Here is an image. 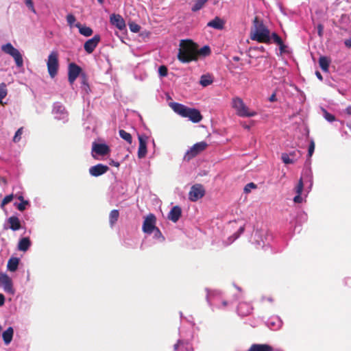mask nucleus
Listing matches in <instances>:
<instances>
[{
    "label": "nucleus",
    "instance_id": "nucleus-1",
    "mask_svg": "<svg viewBox=\"0 0 351 351\" xmlns=\"http://www.w3.org/2000/svg\"><path fill=\"white\" fill-rule=\"evenodd\" d=\"M250 38L258 43L271 44L273 32H271L263 22L258 17L254 20L253 27L251 29Z\"/></svg>",
    "mask_w": 351,
    "mask_h": 351
},
{
    "label": "nucleus",
    "instance_id": "nucleus-2",
    "mask_svg": "<svg viewBox=\"0 0 351 351\" xmlns=\"http://www.w3.org/2000/svg\"><path fill=\"white\" fill-rule=\"evenodd\" d=\"M197 45L190 40H181L179 45L178 60L184 64L197 61Z\"/></svg>",
    "mask_w": 351,
    "mask_h": 351
},
{
    "label": "nucleus",
    "instance_id": "nucleus-3",
    "mask_svg": "<svg viewBox=\"0 0 351 351\" xmlns=\"http://www.w3.org/2000/svg\"><path fill=\"white\" fill-rule=\"evenodd\" d=\"M231 106L240 117H252L257 114V112L250 110L239 97H234L232 99Z\"/></svg>",
    "mask_w": 351,
    "mask_h": 351
},
{
    "label": "nucleus",
    "instance_id": "nucleus-4",
    "mask_svg": "<svg viewBox=\"0 0 351 351\" xmlns=\"http://www.w3.org/2000/svg\"><path fill=\"white\" fill-rule=\"evenodd\" d=\"M254 243L257 248H262L266 250L270 245L273 240L271 233L264 230H256L253 237Z\"/></svg>",
    "mask_w": 351,
    "mask_h": 351
},
{
    "label": "nucleus",
    "instance_id": "nucleus-5",
    "mask_svg": "<svg viewBox=\"0 0 351 351\" xmlns=\"http://www.w3.org/2000/svg\"><path fill=\"white\" fill-rule=\"evenodd\" d=\"M303 178L309 182V189H311L313 186V173L311 169H307L303 173L302 178L300 179L294 189L297 194L293 198L295 203L300 204L304 201V198L301 195L304 188Z\"/></svg>",
    "mask_w": 351,
    "mask_h": 351
},
{
    "label": "nucleus",
    "instance_id": "nucleus-6",
    "mask_svg": "<svg viewBox=\"0 0 351 351\" xmlns=\"http://www.w3.org/2000/svg\"><path fill=\"white\" fill-rule=\"evenodd\" d=\"M206 300L210 306L213 308H223L228 304L227 301L222 298L221 293L218 291L208 292Z\"/></svg>",
    "mask_w": 351,
    "mask_h": 351
},
{
    "label": "nucleus",
    "instance_id": "nucleus-7",
    "mask_svg": "<svg viewBox=\"0 0 351 351\" xmlns=\"http://www.w3.org/2000/svg\"><path fill=\"white\" fill-rule=\"evenodd\" d=\"M1 49L3 52L10 55L14 58L17 67L20 68L23 66V59L21 52L19 51V49L14 47V46L10 43L3 45Z\"/></svg>",
    "mask_w": 351,
    "mask_h": 351
},
{
    "label": "nucleus",
    "instance_id": "nucleus-8",
    "mask_svg": "<svg viewBox=\"0 0 351 351\" xmlns=\"http://www.w3.org/2000/svg\"><path fill=\"white\" fill-rule=\"evenodd\" d=\"M47 70L49 76L51 78L55 77L58 73L59 64H58V54L57 51H51L47 59Z\"/></svg>",
    "mask_w": 351,
    "mask_h": 351
},
{
    "label": "nucleus",
    "instance_id": "nucleus-9",
    "mask_svg": "<svg viewBox=\"0 0 351 351\" xmlns=\"http://www.w3.org/2000/svg\"><path fill=\"white\" fill-rule=\"evenodd\" d=\"M207 147V143L202 141L193 145L189 149L186 151L184 156L185 160H190L196 156L201 152L204 151Z\"/></svg>",
    "mask_w": 351,
    "mask_h": 351
},
{
    "label": "nucleus",
    "instance_id": "nucleus-10",
    "mask_svg": "<svg viewBox=\"0 0 351 351\" xmlns=\"http://www.w3.org/2000/svg\"><path fill=\"white\" fill-rule=\"evenodd\" d=\"M53 114H54L55 119L61 120L63 122L67 121L68 113L64 106L60 102H56L53 107Z\"/></svg>",
    "mask_w": 351,
    "mask_h": 351
},
{
    "label": "nucleus",
    "instance_id": "nucleus-11",
    "mask_svg": "<svg viewBox=\"0 0 351 351\" xmlns=\"http://www.w3.org/2000/svg\"><path fill=\"white\" fill-rule=\"evenodd\" d=\"M156 218L154 214H149L144 219L143 223V231L147 234H151L156 226Z\"/></svg>",
    "mask_w": 351,
    "mask_h": 351
},
{
    "label": "nucleus",
    "instance_id": "nucleus-12",
    "mask_svg": "<svg viewBox=\"0 0 351 351\" xmlns=\"http://www.w3.org/2000/svg\"><path fill=\"white\" fill-rule=\"evenodd\" d=\"M110 152V148L106 143H100L93 142L92 144V154L95 157L94 154L98 156H106Z\"/></svg>",
    "mask_w": 351,
    "mask_h": 351
},
{
    "label": "nucleus",
    "instance_id": "nucleus-13",
    "mask_svg": "<svg viewBox=\"0 0 351 351\" xmlns=\"http://www.w3.org/2000/svg\"><path fill=\"white\" fill-rule=\"evenodd\" d=\"M204 195V187L201 184H195L191 188L189 193V198L191 201L195 202L202 198Z\"/></svg>",
    "mask_w": 351,
    "mask_h": 351
},
{
    "label": "nucleus",
    "instance_id": "nucleus-14",
    "mask_svg": "<svg viewBox=\"0 0 351 351\" xmlns=\"http://www.w3.org/2000/svg\"><path fill=\"white\" fill-rule=\"evenodd\" d=\"M0 285L3 287L6 293L10 294L14 293L12 280L6 274H0Z\"/></svg>",
    "mask_w": 351,
    "mask_h": 351
},
{
    "label": "nucleus",
    "instance_id": "nucleus-15",
    "mask_svg": "<svg viewBox=\"0 0 351 351\" xmlns=\"http://www.w3.org/2000/svg\"><path fill=\"white\" fill-rule=\"evenodd\" d=\"M82 71V69L75 63L71 62L69 64L68 80L72 84L79 76Z\"/></svg>",
    "mask_w": 351,
    "mask_h": 351
},
{
    "label": "nucleus",
    "instance_id": "nucleus-16",
    "mask_svg": "<svg viewBox=\"0 0 351 351\" xmlns=\"http://www.w3.org/2000/svg\"><path fill=\"white\" fill-rule=\"evenodd\" d=\"M100 36L99 35H95L92 38L88 39L86 40L84 45V50L88 53H91L93 52L95 49L98 45L99 41H100Z\"/></svg>",
    "mask_w": 351,
    "mask_h": 351
},
{
    "label": "nucleus",
    "instance_id": "nucleus-17",
    "mask_svg": "<svg viewBox=\"0 0 351 351\" xmlns=\"http://www.w3.org/2000/svg\"><path fill=\"white\" fill-rule=\"evenodd\" d=\"M109 170L107 165L103 164H97L89 168V173L93 177H98L106 173Z\"/></svg>",
    "mask_w": 351,
    "mask_h": 351
},
{
    "label": "nucleus",
    "instance_id": "nucleus-18",
    "mask_svg": "<svg viewBox=\"0 0 351 351\" xmlns=\"http://www.w3.org/2000/svg\"><path fill=\"white\" fill-rule=\"evenodd\" d=\"M147 136L146 135H138L139 146L138 149V158H143L145 157L147 150Z\"/></svg>",
    "mask_w": 351,
    "mask_h": 351
},
{
    "label": "nucleus",
    "instance_id": "nucleus-19",
    "mask_svg": "<svg viewBox=\"0 0 351 351\" xmlns=\"http://www.w3.org/2000/svg\"><path fill=\"white\" fill-rule=\"evenodd\" d=\"M110 21L112 25L119 30H123L125 28V22L123 18L119 14H112L110 15Z\"/></svg>",
    "mask_w": 351,
    "mask_h": 351
},
{
    "label": "nucleus",
    "instance_id": "nucleus-20",
    "mask_svg": "<svg viewBox=\"0 0 351 351\" xmlns=\"http://www.w3.org/2000/svg\"><path fill=\"white\" fill-rule=\"evenodd\" d=\"M184 117L189 118V120L193 123H199L202 119L200 112L198 110L191 108H188Z\"/></svg>",
    "mask_w": 351,
    "mask_h": 351
},
{
    "label": "nucleus",
    "instance_id": "nucleus-21",
    "mask_svg": "<svg viewBox=\"0 0 351 351\" xmlns=\"http://www.w3.org/2000/svg\"><path fill=\"white\" fill-rule=\"evenodd\" d=\"M253 310L252 305L247 302H240L237 307L239 315L245 317L250 315Z\"/></svg>",
    "mask_w": 351,
    "mask_h": 351
},
{
    "label": "nucleus",
    "instance_id": "nucleus-22",
    "mask_svg": "<svg viewBox=\"0 0 351 351\" xmlns=\"http://www.w3.org/2000/svg\"><path fill=\"white\" fill-rule=\"evenodd\" d=\"M272 43L279 46L280 55L289 53L287 46L284 44L282 38L276 32H273Z\"/></svg>",
    "mask_w": 351,
    "mask_h": 351
},
{
    "label": "nucleus",
    "instance_id": "nucleus-23",
    "mask_svg": "<svg viewBox=\"0 0 351 351\" xmlns=\"http://www.w3.org/2000/svg\"><path fill=\"white\" fill-rule=\"evenodd\" d=\"M174 351H193V348L188 341L179 339L174 345Z\"/></svg>",
    "mask_w": 351,
    "mask_h": 351
},
{
    "label": "nucleus",
    "instance_id": "nucleus-24",
    "mask_svg": "<svg viewBox=\"0 0 351 351\" xmlns=\"http://www.w3.org/2000/svg\"><path fill=\"white\" fill-rule=\"evenodd\" d=\"M170 106L173 110L175 112H176L178 114L182 116V117H184L186 115V113L188 110L189 107H186V106L176 103V102H172L170 104Z\"/></svg>",
    "mask_w": 351,
    "mask_h": 351
},
{
    "label": "nucleus",
    "instance_id": "nucleus-25",
    "mask_svg": "<svg viewBox=\"0 0 351 351\" xmlns=\"http://www.w3.org/2000/svg\"><path fill=\"white\" fill-rule=\"evenodd\" d=\"M247 351H274V348L267 343H253Z\"/></svg>",
    "mask_w": 351,
    "mask_h": 351
},
{
    "label": "nucleus",
    "instance_id": "nucleus-26",
    "mask_svg": "<svg viewBox=\"0 0 351 351\" xmlns=\"http://www.w3.org/2000/svg\"><path fill=\"white\" fill-rule=\"evenodd\" d=\"M225 22L221 18L216 16L207 23V26L215 29L221 30L224 27Z\"/></svg>",
    "mask_w": 351,
    "mask_h": 351
},
{
    "label": "nucleus",
    "instance_id": "nucleus-27",
    "mask_svg": "<svg viewBox=\"0 0 351 351\" xmlns=\"http://www.w3.org/2000/svg\"><path fill=\"white\" fill-rule=\"evenodd\" d=\"M182 214V210L180 207L178 206H173L168 215V218L173 222H177Z\"/></svg>",
    "mask_w": 351,
    "mask_h": 351
},
{
    "label": "nucleus",
    "instance_id": "nucleus-28",
    "mask_svg": "<svg viewBox=\"0 0 351 351\" xmlns=\"http://www.w3.org/2000/svg\"><path fill=\"white\" fill-rule=\"evenodd\" d=\"M282 322L278 317H271L267 322V326L273 330H277L282 326Z\"/></svg>",
    "mask_w": 351,
    "mask_h": 351
},
{
    "label": "nucleus",
    "instance_id": "nucleus-29",
    "mask_svg": "<svg viewBox=\"0 0 351 351\" xmlns=\"http://www.w3.org/2000/svg\"><path fill=\"white\" fill-rule=\"evenodd\" d=\"M244 232V227L241 226L239 228L238 231L234 233L232 236L229 237L227 241H223L222 242V246L226 247L232 243L236 239H237L239 236Z\"/></svg>",
    "mask_w": 351,
    "mask_h": 351
},
{
    "label": "nucleus",
    "instance_id": "nucleus-30",
    "mask_svg": "<svg viewBox=\"0 0 351 351\" xmlns=\"http://www.w3.org/2000/svg\"><path fill=\"white\" fill-rule=\"evenodd\" d=\"M14 330L12 327L8 328L3 332L2 337L5 345H8L12 340Z\"/></svg>",
    "mask_w": 351,
    "mask_h": 351
},
{
    "label": "nucleus",
    "instance_id": "nucleus-31",
    "mask_svg": "<svg viewBox=\"0 0 351 351\" xmlns=\"http://www.w3.org/2000/svg\"><path fill=\"white\" fill-rule=\"evenodd\" d=\"M79 29V32L84 36H90L93 34V29L87 26L82 25L80 23H76L74 25Z\"/></svg>",
    "mask_w": 351,
    "mask_h": 351
},
{
    "label": "nucleus",
    "instance_id": "nucleus-32",
    "mask_svg": "<svg viewBox=\"0 0 351 351\" xmlns=\"http://www.w3.org/2000/svg\"><path fill=\"white\" fill-rule=\"evenodd\" d=\"M31 245V241L28 237L21 239L18 245V248L20 251H27Z\"/></svg>",
    "mask_w": 351,
    "mask_h": 351
},
{
    "label": "nucleus",
    "instance_id": "nucleus-33",
    "mask_svg": "<svg viewBox=\"0 0 351 351\" xmlns=\"http://www.w3.org/2000/svg\"><path fill=\"white\" fill-rule=\"evenodd\" d=\"M8 222L10 224V229L13 231H16L21 228V223L18 217L12 216L8 219Z\"/></svg>",
    "mask_w": 351,
    "mask_h": 351
},
{
    "label": "nucleus",
    "instance_id": "nucleus-34",
    "mask_svg": "<svg viewBox=\"0 0 351 351\" xmlns=\"http://www.w3.org/2000/svg\"><path fill=\"white\" fill-rule=\"evenodd\" d=\"M210 49L208 45H205L199 49H198V46L197 45L196 57H197V58L199 57H206L210 55Z\"/></svg>",
    "mask_w": 351,
    "mask_h": 351
},
{
    "label": "nucleus",
    "instance_id": "nucleus-35",
    "mask_svg": "<svg viewBox=\"0 0 351 351\" xmlns=\"http://www.w3.org/2000/svg\"><path fill=\"white\" fill-rule=\"evenodd\" d=\"M319 64L323 71H324V72L328 71L330 60L327 57L321 56L319 59Z\"/></svg>",
    "mask_w": 351,
    "mask_h": 351
},
{
    "label": "nucleus",
    "instance_id": "nucleus-36",
    "mask_svg": "<svg viewBox=\"0 0 351 351\" xmlns=\"http://www.w3.org/2000/svg\"><path fill=\"white\" fill-rule=\"evenodd\" d=\"M208 0H194V3L191 6V10L193 12H196L199 10H200L202 8H204L206 3L208 2Z\"/></svg>",
    "mask_w": 351,
    "mask_h": 351
},
{
    "label": "nucleus",
    "instance_id": "nucleus-37",
    "mask_svg": "<svg viewBox=\"0 0 351 351\" xmlns=\"http://www.w3.org/2000/svg\"><path fill=\"white\" fill-rule=\"evenodd\" d=\"M19 262L18 258H11L8 262V269L10 271H15L18 268Z\"/></svg>",
    "mask_w": 351,
    "mask_h": 351
},
{
    "label": "nucleus",
    "instance_id": "nucleus-38",
    "mask_svg": "<svg viewBox=\"0 0 351 351\" xmlns=\"http://www.w3.org/2000/svg\"><path fill=\"white\" fill-rule=\"evenodd\" d=\"M119 216V213L118 210H112L109 215V223L111 227H112L114 223L117 221Z\"/></svg>",
    "mask_w": 351,
    "mask_h": 351
},
{
    "label": "nucleus",
    "instance_id": "nucleus-39",
    "mask_svg": "<svg viewBox=\"0 0 351 351\" xmlns=\"http://www.w3.org/2000/svg\"><path fill=\"white\" fill-rule=\"evenodd\" d=\"M281 159H282V162L286 165L293 164L297 160L296 158H291L290 155L287 153L282 154Z\"/></svg>",
    "mask_w": 351,
    "mask_h": 351
},
{
    "label": "nucleus",
    "instance_id": "nucleus-40",
    "mask_svg": "<svg viewBox=\"0 0 351 351\" xmlns=\"http://www.w3.org/2000/svg\"><path fill=\"white\" fill-rule=\"evenodd\" d=\"M213 82V79L210 75H203L199 81V84L204 86L206 87L210 84H211Z\"/></svg>",
    "mask_w": 351,
    "mask_h": 351
},
{
    "label": "nucleus",
    "instance_id": "nucleus-41",
    "mask_svg": "<svg viewBox=\"0 0 351 351\" xmlns=\"http://www.w3.org/2000/svg\"><path fill=\"white\" fill-rule=\"evenodd\" d=\"M119 133V136H121V138H122L123 140H125L129 144L132 143V137L130 133L127 132L124 130H120Z\"/></svg>",
    "mask_w": 351,
    "mask_h": 351
},
{
    "label": "nucleus",
    "instance_id": "nucleus-42",
    "mask_svg": "<svg viewBox=\"0 0 351 351\" xmlns=\"http://www.w3.org/2000/svg\"><path fill=\"white\" fill-rule=\"evenodd\" d=\"M154 234V238L158 240L160 242H162L165 241V237L162 234L160 230L156 227L153 230L152 233Z\"/></svg>",
    "mask_w": 351,
    "mask_h": 351
},
{
    "label": "nucleus",
    "instance_id": "nucleus-43",
    "mask_svg": "<svg viewBox=\"0 0 351 351\" xmlns=\"http://www.w3.org/2000/svg\"><path fill=\"white\" fill-rule=\"evenodd\" d=\"M8 90L5 83L0 84V104H3V99L6 97Z\"/></svg>",
    "mask_w": 351,
    "mask_h": 351
},
{
    "label": "nucleus",
    "instance_id": "nucleus-44",
    "mask_svg": "<svg viewBox=\"0 0 351 351\" xmlns=\"http://www.w3.org/2000/svg\"><path fill=\"white\" fill-rule=\"evenodd\" d=\"M23 134V128L21 127V128H19L17 130V131L15 132V134L12 139L13 142L15 143H19L21 140Z\"/></svg>",
    "mask_w": 351,
    "mask_h": 351
},
{
    "label": "nucleus",
    "instance_id": "nucleus-45",
    "mask_svg": "<svg viewBox=\"0 0 351 351\" xmlns=\"http://www.w3.org/2000/svg\"><path fill=\"white\" fill-rule=\"evenodd\" d=\"M322 110L323 112V117L327 121L331 123L336 120L335 117L333 114L329 113L326 110L322 108Z\"/></svg>",
    "mask_w": 351,
    "mask_h": 351
},
{
    "label": "nucleus",
    "instance_id": "nucleus-46",
    "mask_svg": "<svg viewBox=\"0 0 351 351\" xmlns=\"http://www.w3.org/2000/svg\"><path fill=\"white\" fill-rule=\"evenodd\" d=\"M19 199L21 200V202L19 204L17 208L20 211H23L26 208V206L29 204L28 201L24 200L22 195H21Z\"/></svg>",
    "mask_w": 351,
    "mask_h": 351
},
{
    "label": "nucleus",
    "instance_id": "nucleus-47",
    "mask_svg": "<svg viewBox=\"0 0 351 351\" xmlns=\"http://www.w3.org/2000/svg\"><path fill=\"white\" fill-rule=\"evenodd\" d=\"M129 28L130 31L134 33H138L141 29L140 25L134 22L129 23Z\"/></svg>",
    "mask_w": 351,
    "mask_h": 351
},
{
    "label": "nucleus",
    "instance_id": "nucleus-48",
    "mask_svg": "<svg viewBox=\"0 0 351 351\" xmlns=\"http://www.w3.org/2000/svg\"><path fill=\"white\" fill-rule=\"evenodd\" d=\"M75 21H76V19H75V16L73 15L72 14H69L66 16V21L70 27H72L74 25Z\"/></svg>",
    "mask_w": 351,
    "mask_h": 351
},
{
    "label": "nucleus",
    "instance_id": "nucleus-49",
    "mask_svg": "<svg viewBox=\"0 0 351 351\" xmlns=\"http://www.w3.org/2000/svg\"><path fill=\"white\" fill-rule=\"evenodd\" d=\"M158 73L160 77L167 76V68L164 65L160 66V67L158 68Z\"/></svg>",
    "mask_w": 351,
    "mask_h": 351
},
{
    "label": "nucleus",
    "instance_id": "nucleus-50",
    "mask_svg": "<svg viewBox=\"0 0 351 351\" xmlns=\"http://www.w3.org/2000/svg\"><path fill=\"white\" fill-rule=\"evenodd\" d=\"M314 150H315V143L313 141V140H311L310 141V144H309V146H308V156L309 158H311L314 152Z\"/></svg>",
    "mask_w": 351,
    "mask_h": 351
},
{
    "label": "nucleus",
    "instance_id": "nucleus-51",
    "mask_svg": "<svg viewBox=\"0 0 351 351\" xmlns=\"http://www.w3.org/2000/svg\"><path fill=\"white\" fill-rule=\"evenodd\" d=\"M256 185L254 183H253V182L248 183L247 184L245 185V186L244 188V192L246 193H250L252 189H256Z\"/></svg>",
    "mask_w": 351,
    "mask_h": 351
},
{
    "label": "nucleus",
    "instance_id": "nucleus-52",
    "mask_svg": "<svg viewBox=\"0 0 351 351\" xmlns=\"http://www.w3.org/2000/svg\"><path fill=\"white\" fill-rule=\"evenodd\" d=\"M26 6L34 13H36L34 3L32 0H24Z\"/></svg>",
    "mask_w": 351,
    "mask_h": 351
},
{
    "label": "nucleus",
    "instance_id": "nucleus-53",
    "mask_svg": "<svg viewBox=\"0 0 351 351\" xmlns=\"http://www.w3.org/2000/svg\"><path fill=\"white\" fill-rule=\"evenodd\" d=\"M13 196L12 195L5 196L1 202V206L3 208L4 205L8 204L12 200Z\"/></svg>",
    "mask_w": 351,
    "mask_h": 351
},
{
    "label": "nucleus",
    "instance_id": "nucleus-54",
    "mask_svg": "<svg viewBox=\"0 0 351 351\" xmlns=\"http://www.w3.org/2000/svg\"><path fill=\"white\" fill-rule=\"evenodd\" d=\"M269 101H271V102H274L276 101V93H274L269 97Z\"/></svg>",
    "mask_w": 351,
    "mask_h": 351
},
{
    "label": "nucleus",
    "instance_id": "nucleus-55",
    "mask_svg": "<svg viewBox=\"0 0 351 351\" xmlns=\"http://www.w3.org/2000/svg\"><path fill=\"white\" fill-rule=\"evenodd\" d=\"M5 302V297L2 293H0V306H3Z\"/></svg>",
    "mask_w": 351,
    "mask_h": 351
},
{
    "label": "nucleus",
    "instance_id": "nucleus-56",
    "mask_svg": "<svg viewBox=\"0 0 351 351\" xmlns=\"http://www.w3.org/2000/svg\"><path fill=\"white\" fill-rule=\"evenodd\" d=\"M344 112L346 113L348 115L351 116V106H348L345 110Z\"/></svg>",
    "mask_w": 351,
    "mask_h": 351
},
{
    "label": "nucleus",
    "instance_id": "nucleus-57",
    "mask_svg": "<svg viewBox=\"0 0 351 351\" xmlns=\"http://www.w3.org/2000/svg\"><path fill=\"white\" fill-rule=\"evenodd\" d=\"M315 75L317 76V77L319 80H323V77L322 75V74L320 73L319 71H316L315 72Z\"/></svg>",
    "mask_w": 351,
    "mask_h": 351
},
{
    "label": "nucleus",
    "instance_id": "nucleus-58",
    "mask_svg": "<svg viewBox=\"0 0 351 351\" xmlns=\"http://www.w3.org/2000/svg\"><path fill=\"white\" fill-rule=\"evenodd\" d=\"M289 154L290 155L291 158H296L297 156V153L295 151H293L290 152Z\"/></svg>",
    "mask_w": 351,
    "mask_h": 351
},
{
    "label": "nucleus",
    "instance_id": "nucleus-59",
    "mask_svg": "<svg viewBox=\"0 0 351 351\" xmlns=\"http://www.w3.org/2000/svg\"><path fill=\"white\" fill-rule=\"evenodd\" d=\"M345 45L348 47H351V40H346L345 41Z\"/></svg>",
    "mask_w": 351,
    "mask_h": 351
},
{
    "label": "nucleus",
    "instance_id": "nucleus-60",
    "mask_svg": "<svg viewBox=\"0 0 351 351\" xmlns=\"http://www.w3.org/2000/svg\"><path fill=\"white\" fill-rule=\"evenodd\" d=\"M318 28H319V29H318L319 35L321 36L322 27L321 25H319Z\"/></svg>",
    "mask_w": 351,
    "mask_h": 351
},
{
    "label": "nucleus",
    "instance_id": "nucleus-61",
    "mask_svg": "<svg viewBox=\"0 0 351 351\" xmlns=\"http://www.w3.org/2000/svg\"><path fill=\"white\" fill-rule=\"evenodd\" d=\"M112 164L115 167L119 166V163L118 162L112 161Z\"/></svg>",
    "mask_w": 351,
    "mask_h": 351
},
{
    "label": "nucleus",
    "instance_id": "nucleus-62",
    "mask_svg": "<svg viewBox=\"0 0 351 351\" xmlns=\"http://www.w3.org/2000/svg\"><path fill=\"white\" fill-rule=\"evenodd\" d=\"M347 127L351 130V121L346 123Z\"/></svg>",
    "mask_w": 351,
    "mask_h": 351
},
{
    "label": "nucleus",
    "instance_id": "nucleus-63",
    "mask_svg": "<svg viewBox=\"0 0 351 351\" xmlns=\"http://www.w3.org/2000/svg\"><path fill=\"white\" fill-rule=\"evenodd\" d=\"M342 136H348V132L346 131H344V132H342V134H341Z\"/></svg>",
    "mask_w": 351,
    "mask_h": 351
},
{
    "label": "nucleus",
    "instance_id": "nucleus-64",
    "mask_svg": "<svg viewBox=\"0 0 351 351\" xmlns=\"http://www.w3.org/2000/svg\"><path fill=\"white\" fill-rule=\"evenodd\" d=\"M267 301L271 302L273 301L272 298L271 297L267 298Z\"/></svg>",
    "mask_w": 351,
    "mask_h": 351
}]
</instances>
